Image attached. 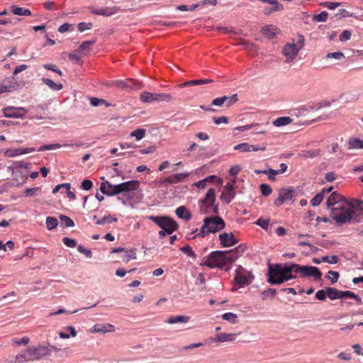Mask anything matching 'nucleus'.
Returning a JSON list of instances; mask_svg holds the SVG:
<instances>
[{"instance_id":"obj_1","label":"nucleus","mask_w":363,"mask_h":363,"mask_svg":"<svg viewBox=\"0 0 363 363\" xmlns=\"http://www.w3.org/2000/svg\"><path fill=\"white\" fill-rule=\"evenodd\" d=\"M268 282L271 284H281L291 279L312 277L320 280L322 272L314 266L300 265L294 263L269 265Z\"/></svg>"},{"instance_id":"obj_2","label":"nucleus","mask_w":363,"mask_h":363,"mask_svg":"<svg viewBox=\"0 0 363 363\" xmlns=\"http://www.w3.org/2000/svg\"><path fill=\"white\" fill-rule=\"evenodd\" d=\"M241 256L238 248L233 250L214 251L203 258L200 265L206 266L211 269L218 268L228 271L232 264Z\"/></svg>"},{"instance_id":"obj_3","label":"nucleus","mask_w":363,"mask_h":363,"mask_svg":"<svg viewBox=\"0 0 363 363\" xmlns=\"http://www.w3.org/2000/svg\"><path fill=\"white\" fill-rule=\"evenodd\" d=\"M225 221L220 217H206L204 218L203 224L202 225L201 230L199 233L197 234V235L201 238H204L209 233H215L223 230L225 228Z\"/></svg>"},{"instance_id":"obj_4","label":"nucleus","mask_w":363,"mask_h":363,"mask_svg":"<svg viewBox=\"0 0 363 363\" xmlns=\"http://www.w3.org/2000/svg\"><path fill=\"white\" fill-rule=\"evenodd\" d=\"M304 45V38L303 35H300L297 42L294 40L287 43L282 48V54L286 57V62H293L300 50L303 48Z\"/></svg>"},{"instance_id":"obj_5","label":"nucleus","mask_w":363,"mask_h":363,"mask_svg":"<svg viewBox=\"0 0 363 363\" xmlns=\"http://www.w3.org/2000/svg\"><path fill=\"white\" fill-rule=\"evenodd\" d=\"M216 191L213 189L210 188L203 199L200 201L201 213L203 214H217L218 212V205L215 204Z\"/></svg>"},{"instance_id":"obj_6","label":"nucleus","mask_w":363,"mask_h":363,"mask_svg":"<svg viewBox=\"0 0 363 363\" xmlns=\"http://www.w3.org/2000/svg\"><path fill=\"white\" fill-rule=\"evenodd\" d=\"M149 219L165 230L167 234H172L177 230L178 225L174 220L167 216H149Z\"/></svg>"},{"instance_id":"obj_7","label":"nucleus","mask_w":363,"mask_h":363,"mask_svg":"<svg viewBox=\"0 0 363 363\" xmlns=\"http://www.w3.org/2000/svg\"><path fill=\"white\" fill-rule=\"evenodd\" d=\"M331 217L339 225H342L347 222L353 223L352 213L348 207V203H345L343 207H340V208H332Z\"/></svg>"},{"instance_id":"obj_8","label":"nucleus","mask_w":363,"mask_h":363,"mask_svg":"<svg viewBox=\"0 0 363 363\" xmlns=\"http://www.w3.org/2000/svg\"><path fill=\"white\" fill-rule=\"evenodd\" d=\"M28 352L32 362L39 361L51 354V348L42 344L28 347Z\"/></svg>"},{"instance_id":"obj_9","label":"nucleus","mask_w":363,"mask_h":363,"mask_svg":"<svg viewBox=\"0 0 363 363\" xmlns=\"http://www.w3.org/2000/svg\"><path fill=\"white\" fill-rule=\"evenodd\" d=\"M254 279V276L252 272L243 268L241 265L238 266L235 270V275L234 281L239 287H243L245 285H249Z\"/></svg>"},{"instance_id":"obj_10","label":"nucleus","mask_w":363,"mask_h":363,"mask_svg":"<svg viewBox=\"0 0 363 363\" xmlns=\"http://www.w3.org/2000/svg\"><path fill=\"white\" fill-rule=\"evenodd\" d=\"M140 99L144 103H152L154 101L169 102L172 99V96L171 94L144 91L140 94Z\"/></svg>"},{"instance_id":"obj_11","label":"nucleus","mask_w":363,"mask_h":363,"mask_svg":"<svg viewBox=\"0 0 363 363\" xmlns=\"http://www.w3.org/2000/svg\"><path fill=\"white\" fill-rule=\"evenodd\" d=\"M348 207L351 211L353 223H357L363 220V201L358 199L352 200L348 203Z\"/></svg>"},{"instance_id":"obj_12","label":"nucleus","mask_w":363,"mask_h":363,"mask_svg":"<svg viewBox=\"0 0 363 363\" xmlns=\"http://www.w3.org/2000/svg\"><path fill=\"white\" fill-rule=\"evenodd\" d=\"M296 197V192L291 189L283 188L279 190V196L274 200V204L276 206H280L283 203L287 201L294 202Z\"/></svg>"},{"instance_id":"obj_13","label":"nucleus","mask_w":363,"mask_h":363,"mask_svg":"<svg viewBox=\"0 0 363 363\" xmlns=\"http://www.w3.org/2000/svg\"><path fill=\"white\" fill-rule=\"evenodd\" d=\"M5 117L11 118H23L28 111L23 107L9 106L3 109Z\"/></svg>"},{"instance_id":"obj_14","label":"nucleus","mask_w":363,"mask_h":363,"mask_svg":"<svg viewBox=\"0 0 363 363\" xmlns=\"http://www.w3.org/2000/svg\"><path fill=\"white\" fill-rule=\"evenodd\" d=\"M190 175L189 172H182L175 174H172L167 177L160 179V184H176L180 182H183L185 179Z\"/></svg>"},{"instance_id":"obj_15","label":"nucleus","mask_w":363,"mask_h":363,"mask_svg":"<svg viewBox=\"0 0 363 363\" xmlns=\"http://www.w3.org/2000/svg\"><path fill=\"white\" fill-rule=\"evenodd\" d=\"M342 196L335 191L333 192L327 200V206L328 208H340V207H343V205L346 203V202L342 201Z\"/></svg>"},{"instance_id":"obj_16","label":"nucleus","mask_w":363,"mask_h":363,"mask_svg":"<svg viewBox=\"0 0 363 363\" xmlns=\"http://www.w3.org/2000/svg\"><path fill=\"white\" fill-rule=\"evenodd\" d=\"M235 192L234 185L230 182H228L223 188V191L220 196V200L223 203L228 204L235 198Z\"/></svg>"},{"instance_id":"obj_17","label":"nucleus","mask_w":363,"mask_h":363,"mask_svg":"<svg viewBox=\"0 0 363 363\" xmlns=\"http://www.w3.org/2000/svg\"><path fill=\"white\" fill-rule=\"evenodd\" d=\"M90 13L99 15V16H111L119 11V8L117 6H113V7H105L101 9H96L94 6H89L88 8Z\"/></svg>"},{"instance_id":"obj_18","label":"nucleus","mask_w":363,"mask_h":363,"mask_svg":"<svg viewBox=\"0 0 363 363\" xmlns=\"http://www.w3.org/2000/svg\"><path fill=\"white\" fill-rule=\"evenodd\" d=\"M36 151L34 147L9 148L5 150L4 155L7 157H14L21 155L28 154Z\"/></svg>"},{"instance_id":"obj_19","label":"nucleus","mask_w":363,"mask_h":363,"mask_svg":"<svg viewBox=\"0 0 363 363\" xmlns=\"http://www.w3.org/2000/svg\"><path fill=\"white\" fill-rule=\"evenodd\" d=\"M219 240L223 247H230L236 243L235 238L232 233L220 234Z\"/></svg>"},{"instance_id":"obj_20","label":"nucleus","mask_w":363,"mask_h":363,"mask_svg":"<svg viewBox=\"0 0 363 363\" xmlns=\"http://www.w3.org/2000/svg\"><path fill=\"white\" fill-rule=\"evenodd\" d=\"M115 330H116L115 326L110 323L96 324L93 326V328L91 329V332H93V333H101L114 332Z\"/></svg>"},{"instance_id":"obj_21","label":"nucleus","mask_w":363,"mask_h":363,"mask_svg":"<svg viewBox=\"0 0 363 363\" xmlns=\"http://www.w3.org/2000/svg\"><path fill=\"white\" fill-rule=\"evenodd\" d=\"M122 193L130 192L137 190L140 186V182L138 180H130L121 183Z\"/></svg>"},{"instance_id":"obj_22","label":"nucleus","mask_w":363,"mask_h":363,"mask_svg":"<svg viewBox=\"0 0 363 363\" xmlns=\"http://www.w3.org/2000/svg\"><path fill=\"white\" fill-rule=\"evenodd\" d=\"M44 112L45 108L43 105L41 104L35 106H32L28 111V113H29L30 115V117L36 119L43 118Z\"/></svg>"},{"instance_id":"obj_23","label":"nucleus","mask_w":363,"mask_h":363,"mask_svg":"<svg viewBox=\"0 0 363 363\" xmlns=\"http://www.w3.org/2000/svg\"><path fill=\"white\" fill-rule=\"evenodd\" d=\"M80 145H81L78 144V143H71V144H64V145H60L59 143H53V144H50V145H42L36 150L38 152H43V151H45V150H52L59 149L61 147H73L74 146L79 147Z\"/></svg>"},{"instance_id":"obj_24","label":"nucleus","mask_w":363,"mask_h":363,"mask_svg":"<svg viewBox=\"0 0 363 363\" xmlns=\"http://www.w3.org/2000/svg\"><path fill=\"white\" fill-rule=\"evenodd\" d=\"M30 164L24 161H15L13 164L7 167L9 172L12 174L19 172L20 168L28 169Z\"/></svg>"},{"instance_id":"obj_25","label":"nucleus","mask_w":363,"mask_h":363,"mask_svg":"<svg viewBox=\"0 0 363 363\" xmlns=\"http://www.w3.org/2000/svg\"><path fill=\"white\" fill-rule=\"evenodd\" d=\"M333 186L329 188H324L321 190V191L317 194L311 201V203L313 206H318L324 198V195L325 193H330L333 190Z\"/></svg>"},{"instance_id":"obj_26","label":"nucleus","mask_w":363,"mask_h":363,"mask_svg":"<svg viewBox=\"0 0 363 363\" xmlns=\"http://www.w3.org/2000/svg\"><path fill=\"white\" fill-rule=\"evenodd\" d=\"M262 32L269 38H273L279 33V29L273 25H267L262 28Z\"/></svg>"},{"instance_id":"obj_27","label":"nucleus","mask_w":363,"mask_h":363,"mask_svg":"<svg viewBox=\"0 0 363 363\" xmlns=\"http://www.w3.org/2000/svg\"><path fill=\"white\" fill-rule=\"evenodd\" d=\"M111 85L120 87L121 89L133 88V83L131 79H128L127 80H114L111 82Z\"/></svg>"},{"instance_id":"obj_28","label":"nucleus","mask_w":363,"mask_h":363,"mask_svg":"<svg viewBox=\"0 0 363 363\" xmlns=\"http://www.w3.org/2000/svg\"><path fill=\"white\" fill-rule=\"evenodd\" d=\"M327 296L330 300L342 298V291H340L333 287L326 288Z\"/></svg>"},{"instance_id":"obj_29","label":"nucleus","mask_w":363,"mask_h":363,"mask_svg":"<svg viewBox=\"0 0 363 363\" xmlns=\"http://www.w3.org/2000/svg\"><path fill=\"white\" fill-rule=\"evenodd\" d=\"M235 340V334L221 333L216 335L214 341L218 342H232Z\"/></svg>"},{"instance_id":"obj_30","label":"nucleus","mask_w":363,"mask_h":363,"mask_svg":"<svg viewBox=\"0 0 363 363\" xmlns=\"http://www.w3.org/2000/svg\"><path fill=\"white\" fill-rule=\"evenodd\" d=\"M176 215L185 220H189L191 218V213L184 206H179L176 210Z\"/></svg>"},{"instance_id":"obj_31","label":"nucleus","mask_w":363,"mask_h":363,"mask_svg":"<svg viewBox=\"0 0 363 363\" xmlns=\"http://www.w3.org/2000/svg\"><path fill=\"white\" fill-rule=\"evenodd\" d=\"M292 121L289 116H281L273 121L272 124L275 127H281L290 124Z\"/></svg>"},{"instance_id":"obj_32","label":"nucleus","mask_w":363,"mask_h":363,"mask_svg":"<svg viewBox=\"0 0 363 363\" xmlns=\"http://www.w3.org/2000/svg\"><path fill=\"white\" fill-rule=\"evenodd\" d=\"M16 362L25 363L32 362L30 359V354L28 352V347L23 351L18 353L15 357Z\"/></svg>"},{"instance_id":"obj_33","label":"nucleus","mask_w":363,"mask_h":363,"mask_svg":"<svg viewBox=\"0 0 363 363\" xmlns=\"http://www.w3.org/2000/svg\"><path fill=\"white\" fill-rule=\"evenodd\" d=\"M190 318L187 315H177L170 317L166 322L169 324L186 323Z\"/></svg>"},{"instance_id":"obj_34","label":"nucleus","mask_w":363,"mask_h":363,"mask_svg":"<svg viewBox=\"0 0 363 363\" xmlns=\"http://www.w3.org/2000/svg\"><path fill=\"white\" fill-rule=\"evenodd\" d=\"M42 82L53 91H60L62 89V84L55 83L53 80L48 78H43Z\"/></svg>"},{"instance_id":"obj_35","label":"nucleus","mask_w":363,"mask_h":363,"mask_svg":"<svg viewBox=\"0 0 363 363\" xmlns=\"http://www.w3.org/2000/svg\"><path fill=\"white\" fill-rule=\"evenodd\" d=\"M11 11L14 15L25 16H31V11L29 9L22 8V7H18L17 6H12Z\"/></svg>"},{"instance_id":"obj_36","label":"nucleus","mask_w":363,"mask_h":363,"mask_svg":"<svg viewBox=\"0 0 363 363\" xmlns=\"http://www.w3.org/2000/svg\"><path fill=\"white\" fill-rule=\"evenodd\" d=\"M100 191L103 194L108 196H113V194H110V192L113 191V184L108 181H104L101 184Z\"/></svg>"},{"instance_id":"obj_37","label":"nucleus","mask_w":363,"mask_h":363,"mask_svg":"<svg viewBox=\"0 0 363 363\" xmlns=\"http://www.w3.org/2000/svg\"><path fill=\"white\" fill-rule=\"evenodd\" d=\"M348 148L352 149H363V140L358 138H351L348 141Z\"/></svg>"},{"instance_id":"obj_38","label":"nucleus","mask_w":363,"mask_h":363,"mask_svg":"<svg viewBox=\"0 0 363 363\" xmlns=\"http://www.w3.org/2000/svg\"><path fill=\"white\" fill-rule=\"evenodd\" d=\"M206 183L215 184L217 186L220 187L223 184L222 179L219 178L216 175H210L203 179Z\"/></svg>"},{"instance_id":"obj_39","label":"nucleus","mask_w":363,"mask_h":363,"mask_svg":"<svg viewBox=\"0 0 363 363\" xmlns=\"http://www.w3.org/2000/svg\"><path fill=\"white\" fill-rule=\"evenodd\" d=\"M320 155V150L318 149L302 151L301 155L304 158L316 157Z\"/></svg>"},{"instance_id":"obj_40","label":"nucleus","mask_w":363,"mask_h":363,"mask_svg":"<svg viewBox=\"0 0 363 363\" xmlns=\"http://www.w3.org/2000/svg\"><path fill=\"white\" fill-rule=\"evenodd\" d=\"M46 227L48 230H51L55 229L58 225V220L55 217L48 216L46 218Z\"/></svg>"},{"instance_id":"obj_41","label":"nucleus","mask_w":363,"mask_h":363,"mask_svg":"<svg viewBox=\"0 0 363 363\" xmlns=\"http://www.w3.org/2000/svg\"><path fill=\"white\" fill-rule=\"evenodd\" d=\"M146 130L143 128H138L133 131H132L130 134V137L135 138L136 140H142L145 135Z\"/></svg>"},{"instance_id":"obj_42","label":"nucleus","mask_w":363,"mask_h":363,"mask_svg":"<svg viewBox=\"0 0 363 363\" xmlns=\"http://www.w3.org/2000/svg\"><path fill=\"white\" fill-rule=\"evenodd\" d=\"M118 221L117 218L112 217L111 216H105L101 219L98 220L96 222V225H104L106 223H116Z\"/></svg>"},{"instance_id":"obj_43","label":"nucleus","mask_w":363,"mask_h":363,"mask_svg":"<svg viewBox=\"0 0 363 363\" xmlns=\"http://www.w3.org/2000/svg\"><path fill=\"white\" fill-rule=\"evenodd\" d=\"M222 318L231 323H236L238 321V316L236 314L233 313H225L222 315Z\"/></svg>"},{"instance_id":"obj_44","label":"nucleus","mask_w":363,"mask_h":363,"mask_svg":"<svg viewBox=\"0 0 363 363\" xmlns=\"http://www.w3.org/2000/svg\"><path fill=\"white\" fill-rule=\"evenodd\" d=\"M277 294V291L274 289H268L267 290L263 291L261 293V298L262 299L264 300L267 297L274 298Z\"/></svg>"},{"instance_id":"obj_45","label":"nucleus","mask_w":363,"mask_h":363,"mask_svg":"<svg viewBox=\"0 0 363 363\" xmlns=\"http://www.w3.org/2000/svg\"><path fill=\"white\" fill-rule=\"evenodd\" d=\"M60 219L62 223L65 227L70 228V227H73L74 225V221L70 218H69L67 216L60 215Z\"/></svg>"},{"instance_id":"obj_46","label":"nucleus","mask_w":363,"mask_h":363,"mask_svg":"<svg viewBox=\"0 0 363 363\" xmlns=\"http://www.w3.org/2000/svg\"><path fill=\"white\" fill-rule=\"evenodd\" d=\"M252 148V145H250L247 143H243L238 144L234 147L235 150H240L242 152H250Z\"/></svg>"},{"instance_id":"obj_47","label":"nucleus","mask_w":363,"mask_h":363,"mask_svg":"<svg viewBox=\"0 0 363 363\" xmlns=\"http://www.w3.org/2000/svg\"><path fill=\"white\" fill-rule=\"evenodd\" d=\"M328 13L326 11H322L319 14H315L313 16V20L318 22H325L327 21Z\"/></svg>"},{"instance_id":"obj_48","label":"nucleus","mask_w":363,"mask_h":363,"mask_svg":"<svg viewBox=\"0 0 363 363\" xmlns=\"http://www.w3.org/2000/svg\"><path fill=\"white\" fill-rule=\"evenodd\" d=\"M259 188H260L261 193H262V196H268L272 192V189L269 184H262L260 185Z\"/></svg>"},{"instance_id":"obj_49","label":"nucleus","mask_w":363,"mask_h":363,"mask_svg":"<svg viewBox=\"0 0 363 363\" xmlns=\"http://www.w3.org/2000/svg\"><path fill=\"white\" fill-rule=\"evenodd\" d=\"M181 251H182L184 254H186L188 257L196 258V255L194 251L189 245H185L181 248Z\"/></svg>"},{"instance_id":"obj_50","label":"nucleus","mask_w":363,"mask_h":363,"mask_svg":"<svg viewBox=\"0 0 363 363\" xmlns=\"http://www.w3.org/2000/svg\"><path fill=\"white\" fill-rule=\"evenodd\" d=\"M30 341V339L28 336H24L21 339H18V338H13L11 340V342L13 344H16V345H26L28 344Z\"/></svg>"},{"instance_id":"obj_51","label":"nucleus","mask_w":363,"mask_h":363,"mask_svg":"<svg viewBox=\"0 0 363 363\" xmlns=\"http://www.w3.org/2000/svg\"><path fill=\"white\" fill-rule=\"evenodd\" d=\"M93 27V23L91 22L85 23L81 22L77 25V28L80 32H84L86 30H90Z\"/></svg>"},{"instance_id":"obj_52","label":"nucleus","mask_w":363,"mask_h":363,"mask_svg":"<svg viewBox=\"0 0 363 363\" xmlns=\"http://www.w3.org/2000/svg\"><path fill=\"white\" fill-rule=\"evenodd\" d=\"M95 43V40L84 41L79 46V50L88 52L92 45Z\"/></svg>"},{"instance_id":"obj_53","label":"nucleus","mask_w":363,"mask_h":363,"mask_svg":"<svg viewBox=\"0 0 363 363\" xmlns=\"http://www.w3.org/2000/svg\"><path fill=\"white\" fill-rule=\"evenodd\" d=\"M322 261L323 262H328L329 264H337L339 261V259H338V257L336 255H333L331 257L323 256L322 257Z\"/></svg>"},{"instance_id":"obj_54","label":"nucleus","mask_w":363,"mask_h":363,"mask_svg":"<svg viewBox=\"0 0 363 363\" xmlns=\"http://www.w3.org/2000/svg\"><path fill=\"white\" fill-rule=\"evenodd\" d=\"M326 58H334L335 60H341L345 57L344 54L342 52H329L325 56Z\"/></svg>"},{"instance_id":"obj_55","label":"nucleus","mask_w":363,"mask_h":363,"mask_svg":"<svg viewBox=\"0 0 363 363\" xmlns=\"http://www.w3.org/2000/svg\"><path fill=\"white\" fill-rule=\"evenodd\" d=\"M77 250L79 252L84 254L86 257L91 258L92 257V252L90 250L86 249L83 245H79L77 246Z\"/></svg>"},{"instance_id":"obj_56","label":"nucleus","mask_w":363,"mask_h":363,"mask_svg":"<svg viewBox=\"0 0 363 363\" xmlns=\"http://www.w3.org/2000/svg\"><path fill=\"white\" fill-rule=\"evenodd\" d=\"M255 223H256V225H259L262 228H263L264 230H267V228H269V220L267 219L259 218L258 220H257Z\"/></svg>"},{"instance_id":"obj_57","label":"nucleus","mask_w":363,"mask_h":363,"mask_svg":"<svg viewBox=\"0 0 363 363\" xmlns=\"http://www.w3.org/2000/svg\"><path fill=\"white\" fill-rule=\"evenodd\" d=\"M62 242L69 247H74L77 245V242L74 239L65 237L62 239Z\"/></svg>"},{"instance_id":"obj_58","label":"nucleus","mask_w":363,"mask_h":363,"mask_svg":"<svg viewBox=\"0 0 363 363\" xmlns=\"http://www.w3.org/2000/svg\"><path fill=\"white\" fill-rule=\"evenodd\" d=\"M136 259V253L133 250L125 252L123 257V261L125 262H128L130 259Z\"/></svg>"},{"instance_id":"obj_59","label":"nucleus","mask_w":363,"mask_h":363,"mask_svg":"<svg viewBox=\"0 0 363 363\" xmlns=\"http://www.w3.org/2000/svg\"><path fill=\"white\" fill-rule=\"evenodd\" d=\"M238 100V94H234L231 95L230 96H226L225 103L226 106L228 107V106L233 105L234 103H235Z\"/></svg>"},{"instance_id":"obj_60","label":"nucleus","mask_w":363,"mask_h":363,"mask_svg":"<svg viewBox=\"0 0 363 363\" xmlns=\"http://www.w3.org/2000/svg\"><path fill=\"white\" fill-rule=\"evenodd\" d=\"M226 96L218 97L213 100L211 104L216 106H221L225 104Z\"/></svg>"},{"instance_id":"obj_61","label":"nucleus","mask_w":363,"mask_h":363,"mask_svg":"<svg viewBox=\"0 0 363 363\" xmlns=\"http://www.w3.org/2000/svg\"><path fill=\"white\" fill-rule=\"evenodd\" d=\"M93 186V182L89 179H84L81 184V188L84 190L89 191Z\"/></svg>"},{"instance_id":"obj_62","label":"nucleus","mask_w":363,"mask_h":363,"mask_svg":"<svg viewBox=\"0 0 363 363\" xmlns=\"http://www.w3.org/2000/svg\"><path fill=\"white\" fill-rule=\"evenodd\" d=\"M351 32L350 30H345L340 35L339 39L342 42L347 41L351 38Z\"/></svg>"},{"instance_id":"obj_63","label":"nucleus","mask_w":363,"mask_h":363,"mask_svg":"<svg viewBox=\"0 0 363 363\" xmlns=\"http://www.w3.org/2000/svg\"><path fill=\"white\" fill-rule=\"evenodd\" d=\"M270 5L272 6L271 10H272L274 12L281 11L284 9L283 5H281L276 0H274Z\"/></svg>"},{"instance_id":"obj_64","label":"nucleus","mask_w":363,"mask_h":363,"mask_svg":"<svg viewBox=\"0 0 363 363\" xmlns=\"http://www.w3.org/2000/svg\"><path fill=\"white\" fill-rule=\"evenodd\" d=\"M327 296L326 289L318 290L315 294V298L320 301H325Z\"/></svg>"}]
</instances>
